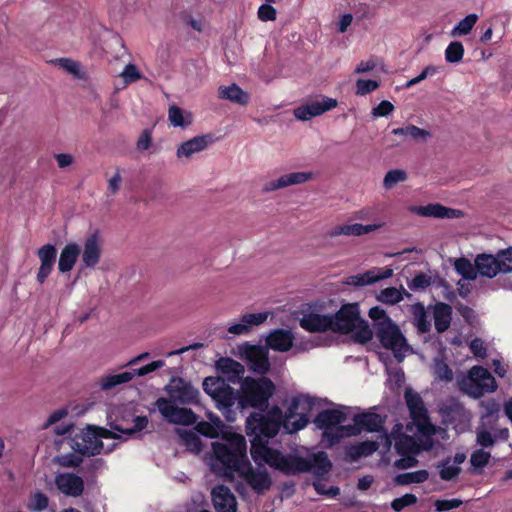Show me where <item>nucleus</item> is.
Masks as SVG:
<instances>
[{
    "label": "nucleus",
    "mask_w": 512,
    "mask_h": 512,
    "mask_svg": "<svg viewBox=\"0 0 512 512\" xmlns=\"http://www.w3.org/2000/svg\"><path fill=\"white\" fill-rule=\"evenodd\" d=\"M315 399L307 395L293 397L285 413L278 406H272L263 412H253L246 419V433L251 437V451L256 446H268V440L274 438L284 428L292 434L304 429L315 406Z\"/></svg>",
    "instance_id": "f257e3e1"
},
{
    "label": "nucleus",
    "mask_w": 512,
    "mask_h": 512,
    "mask_svg": "<svg viewBox=\"0 0 512 512\" xmlns=\"http://www.w3.org/2000/svg\"><path fill=\"white\" fill-rule=\"evenodd\" d=\"M246 440L238 433H227L224 442H213L212 469L226 477L233 478L237 474L246 481L253 490L261 493L269 489L271 479L265 470L252 468L246 456Z\"/></svg>",
    "instance_id": "f03ea898"
},
{
    "label": "nucleus",
    "mask_w": 512,
    "mask_h": 512,
    "mask_svg": "<svg viewBox=\"0 0 512 512\" xmlns=\"http://www.w3.org/2000/svg\"><path fill=\"white\" fill-rule=\"evenodd\" d=\"M252 458L258 465L266 464L285 474L313 471L315 475L323 476L331 468V462L326 453H313L306 448L292 455H283L276 449L258 445L255 450H252Z\"/></svg>",
    "instance_id": "7ed1b4c3"
},
{
    "label": "nucleus",
    "mask_w": 512,
    "mask_h": 512,
    "mask_svg": "<svg viewBox=\"0 0 512 512\" xmlns=\"http://www.w3.org/2000/svg\"><path fill=\"white\" fill-rule=\"evenodd\" d=\"M170 399L161 397L155 402V407L162 418L168 423L177 425H193L197 423V415L188 408L179 407L175 402L183 405L199 404L200 392L190 382L182 378H172L165 386Z\"/></svg>",
    "instance_id": "20e7f679"
},
{
    "label": "nucleus",
    "mask_w": 512,
    "mask_h": 512,
    "mask_svg": "<svg viewBox=\"0 0 512 512\" xmlns=\"http://www.w3.org/2000/svg\"><path fill=\"white\" fill-rule=\"evenodd\" d=\"M120 439L113 429L107 430L99 427H87L74 433L72 437L65 438L64 441L76 452L82 455H96L100 453L111 452L116 444H108L105 446L103 440Z\"/></svg>",
    "instance_id": "39448f33"
},
{
    "label": "nucleus",
    "mask_w": 512,
    "mask_h": 512,
    "mask_svg": "<svg viewBox=\"0 0 512 512\" xmlns=\"http://www.w3.org/2000/svg\"><path fill=\"white\" fill-rule=\"evenodd\" d=\"M348 415L345 409H326L318 413L314 423L322 431L321 442L331 447L344 437L357 435V428L346 424Z\"/></svg>",
    "instance_id": "423d86ee"
},
{
    "label": "nucleus",
    "mask_w": 512,
    "mask_h": 512,
    "mask_svg": "<svg viewBox=\"0 0 512 512\" xmlns=\"http://www.w3.org/2000/svg\"><path fill=\"white\" fill-rule=\"evenodd\" d=\"M274 393L275 385L269 378L246 376L240 381L238 407L242 410L267 408Z\"/></svg>",
    "instance_id": "0eeeda50"
},
{
    "label": "nucleus",
    "mask_w": 512,
    "mask_h": 512,
    "mask_svg": "<svg viewBox=\"0 0 512 512\" xmlns=\"http://www.w3.org/2000/svg\"><path fill=\"white\" fill-rule=\"evenodd\" d=\"M332 331L342 334L354 332L361 343H365L372 338V331L360 317L357 303L344 304L332 315Z\"/></svg>",
    "instance_id": "6e6552de"
},
{
    "label": "nucleus",
    "mask_w": 512,
    "mask_h": 512,
    "mask_svg": "<svg viewBox=\"0 0 512 512\" xmlns=\"http://www.w3.org/2000/svg\"><path fill=\"white\" fill-rule=\"evenodd\" d=\"M203 390L216 404V407L228 421L235 420L232 407L238 402L237 392L224 379L220 377H206L203 380Z\"/></svg>",
    "instance_id": "1a4fd4ad"
},
{
    "label": "nucleus",
    "mask_w": 512,
    "mask_h": 512,
    "mask_svg": "<svg viewBox=\"0 0 512 512\" xmlns=\"http://www.w3.org/2000/svg\"><path fill=\"white\" fill-rule=\"evenodd\" d=\"M402 430V424H396L394 426L390 436L385 437L387 448H390L394 442L395 449L400 455H416L422 450H429L432 448L433 444L430 439L432 435H424L418 431L416 437H411L404 435Z\"/></svg>",
    "instance_id": "9d476101"
},
{
    "label": "nucleus",
    "mask_w": 512,
    "mask_h": 512,
    "mask_svg": "<svg viewBox=\"0 0 512 512\" xmlns=\"http://www.w3.org/2000/svg\"><path fill=\"white\" fill-rule=\"evenodd\" d=\"M460 389L473 398H479L484 393H491L497 389V383L491 373L481 367H472L468 375L459 382Z\"/></svg>",
    "instance_id": "9b49d317"
},
{
    "label": "nucleus",
    "mask_w": 512,
    "mask_h": 512,
    "mask_svg": "<svg viewBox=\"0 0 512 512\" xmlns=\"http://www.w3.org/2000/svg\"><path fill=\"white\" fill-rule=\"evenodd\" d=\"M376 333L383 347L391 350L399 362L412 353L411 347L393 321H382Z\"/></svg>",
    "instance_id": "f8f14e48"
},
{
    "label": "nucleus",
    "mask_w": 512,
    "mask_h": 512,
    "mask_svg": "<svg viewBox=\"0 0 512 512\" xmlns=\"http://www.w3.org/2000/svg\"><path fill=\"white\" fill-rule=\"evenodd\" d=\"M236 355L245 361L249 370L255 374L265 375L270 370L268 351L261 346L242 343L237 346Z\"/></svg>",
    "instance_id": "ddd939ff"
},
{
    "label": "nucleus",
    "mask_w": 512,
    "mask_h": 512,
    "mask_svg": "<svg viewBox=\"0 0 512 512\" xmlns=\"http://www.w3.org/2000/svg\"><path fill=\"white\" fill-rule=\"evenodd\" d=\"M405 400L410 411L413 424L416 425L417 431L424 435H434L436 427L431 424L427 417V409L418 393L412 389H406Z\"/></svg>",
    "instance_id": "4468645a"
},
{
    "label": "nucleus",
    "mask_w": 512,
    "mask_h": 512,
    "mask_svg": "<svg viewBox=\"0 0 512 512\" xmlns=\"http://www.w3.org/2000/svg\"><path fill=\"white\" fill-rule=\"evenodd\" d=\"M270 313L257 312L243 314L239 319L228 323L227 332L231 336H245L266 322Z\"/></svg>",
    "instance_id": "2eb2a0df"
},
{
    "label": "nucleus",
    "mask_w": 512,
    "mask_h": 512,
    "mask_svg": "<svg viewBox=\"0 0 512 512\" xmlns=\"http://www.w3.org/2000/svg\"><path fill=\"white\" fill-rule=\"evenodd\" d=\"M338 102L334 98L323 96L319 99L310 101L297 107L293 114L300 121H308L314 117L320 116L327 111L334 109Z\"/></svg>",
    "instance_id": "dca6fc26"
},
{
    "label": "nucleus",
    "mask_w": 512,
    "mask_h": 512,
    "mask_svg": "<svg viewBox=\"0 0 512 512\" xmlns=\"http://www.w3.org/2000/svg\"><path fill=\"white\" fill-rule=\"evenodd\" d=\"M103 240L99 233L94 232L87 236L83 242L81 262L86 268H95L101 259Z\"/></svg>",
    "instance_id": "f3484780"
},
{
    "label": "nucleus",
    "mask_w": 512,
    "mask_h": 512,
    "mask_svg": "<svg viewBox=\"0 0 512 512\" xmlns=\"http://www.w3.org/2000/svg\"><path fill=\"white\" fill-rule=\"evenodd\" d=\"M384 226L385 222L382 220H374L373 222L365 225L360 223H346L334 227L330 231V236H363L375 232Z\"/></svg>",
    "instance_id": "a211bd4d"
},
{
    "label": "nucleus",
    "mask_w": 512,
    "mask_h": 512,
    "mask_svg": "<svg viewBox=\"0 0 512 512\" xmlns=\"http://www.w3.org/2000/svg\"><path fill=\"white\" fill-rule=\"evenodd\" d=\"M55 485L64 495L78 497L84 491V481L82 477L74 473L64 472L55 476Z\"/></svg>",
    "instance_id": "6ab92c4d"
},
{
    "label": "nucleus",
    "mask_w": 512,
    "mask_h": 512,
    "mask_svg": "<svg viewBox=\"0 0 512 512\" xmlns=\"http://www.w3.org/2000/svg\"><path fill=\"white\" fill-rule=\"evenodd\" d=\"M300 325L309 332L332 331V314L311 310L300 319Z\"/></svg>",
    "instance_id": "aec40b11"
},
{
    "label": "nucleus",
    "mask_w": 512,
    "mask_h": 512,
    "mask_svg": "<svg viewBox=\"0 0 512 512\" xmlns=\"http://www.w3.org/2000/svg\"><path fill=\"white\" fill-rule=\"evenodd\" d=\"M392 268H379L374 267L363 273L351 275L346 279V284L356 287H362L374 284L380 280L388 279L392 277Z\"/></svg>",
    "instance_id": "412c9836"
},
{
    "label": "nucleus",
    "mask_w": 512,
    "mask_h": 512,
    "mask_svg": "<svg viewBox=\"0 0 512 512\" xmlns=\"http://www.w3.org/2000/svg\"><path fill=\"white\" fill-rule=\"evenodd\" d=\"M314 177L311 171H299L283 174L277 179L271 180L264 185L265 192H272L293 185H299L308 182Z\"/></svg>",
    "instance_id": "4be33fe9"
},
{
    "label": "nucleus",
    "mask_w": 512,
    "mask_h": 512,
    "mask_svg": "<svg viewBox=\"0 0 512 512\" xmlns=\"http://www.w3.org/2000/svg\"><path fill=\"white\" fill-rule=\"evenodd\" d=\"M212 142V138L209 135L195 136L183 143H181L176 151L178 159H190L194 155L204 151Z\"/></svg>",
    "instance_id": "5701e85b"
},
{
    "label": "nucleus",
    "mask_w": 512,
    "mask_h": 512,
    "mask_svg": "<svg viewBox=\"0 0 512 512\" xmlns=\"http://www.w3.org/2000/svg\"><path fill=\"white\" fill-rule=\"evenodd\" d=\"M214 508L217 512H236L237 501L229 488L219 485L211 492Z\"/></svg>",
    "instance_id": "b1692460"
},
{
    "label": "nucleus",
    "mask_w": 512,
    "mask_h": 512,
    "mask_svg": "<svg viewBox=\"0 0 512 512\" xmlns=\"http://www.w3.org/2000/svg\"><path fill=\"white\" fill-rule=\"evenodd\" d=\"M409 211L421 217L433 218H457L461 215V211L447 208L441 204H428L425 206H411Z\"/></svg>",
    "instance_id": "393cba45"
},
{
    "label": "nucleus",
    "mask_w": 512,
    "mask_h": 512,
    "mask_svg": "<svg viewBox=\"0 0 512 512\" xmlns=\"http://www.w3.org/2000/svg\"><path fill=\"white\" fill-rule=\"evenodd\" d=\"M216 369L227 377L231 383L240 382L244 377L245 368L244 366L229 357H222L216 362Z\"/></svg>",
    "instance_id": "a878e982"
},
{
    "label": "nucleus",
    "mask_w": 512,
    "mask_h": 512,
    "mask_svg": "<svg viewBox=\"0 0 512 512\" xmlns=\"http://www.w3.org/2000/svg\"><path fill=\"white\" fill-rule=\"evenodd\" d=\"M218 97L240 106H246L250 101V94L235 83L221 85L218 88Z\"/></svg>",
    "instance_id": "bb28decb"
},
{
    "label": "nucleus",
    "mask_w": 512,
    "mask_h": 512,
    "mask_svg": "<svg viewBox=\"0 0 512 512\" xmlns=\"http://www.w3.org/2000/svg\"><path fill=\"white\" fill-rule=\"evenodd\" d=\"M293 342L294 336L292 332L284 329L274 330L270 332L266 338L268 347L280 352H286L290 350L293 346Z\"/></svg>",
    "instance_id": "cd10ccee"
},
{
    "label": "nucleus",
    "mask_w": 512,
    "mask_h": 512,
    "mask_svg": "<svg viewBox=\"0 0 512 512\" xmlns=\"http://www.w3.org/2000/svg\"><path fill=\"white\" fill-rule=\"evenodd\" d=\"M80 255V246L75 242L67 243L61 250L58 260V270L61 273L70 272Z\"/></svg>",
    "instance_id": "c85d7f7f"
},
{
    "label": "nucleus",
    "mask_w": 512,
    "mask_h": 512,
    "mask_svg": "<svg viewBox=\"0 0 512 512\" xmlns=\"http://www.w3.org/2000/svg\"><path fill=\"white\" fill-rule=\"evenodd\" d=\"M353 422L354 425H351V428H357V434L362 431H378L383 424L382 418L375 413L357 414L353 417Z\"/></svg>",
    "instance_id": "c756f323"
},
{
    "label": "nucleus",
    "mask_w": 512,
    "mask_h": 512,
    "mask_svg": "<svg viewBox=\"0 0 512 512\" xmlns=\"http://www.w3.org/2000/svg\"><path fill=\"white\" fill-rule=\"evenodd\" d=\"M475 266L477 273L479 272L482 276L493 278L500 273L498 266L497 254H480L475 258Z\"/></svg>",
    "instance_id": "7c9ffc66"
},
{
    "label": "nucleus",
    "mask_w": 512,
    "mask_h": 512,
    "mask_svg": "<svg viewBox=\"0 0 512 512\" xmlns=\"http://www.w3.org/2000/svg\"><path fill=\"white\" fill-rule=\"evenodd\" d=\"M168 121L173 127L186 129L193 122V114L189 110L171 105L168 109Z\"/></svg>",
    "instance_id": "2f4dec72"
},
{
    "label": "nucleus",
    "mask_w": 512,
    "mask_h": 512,
    "mask_svg": "<svg viewBox=\"0 0 512 512\" xmlns=\"http://www.w3.org/2000/svg\"><path fill=\"white\" fill-rule=\"evenodd\" d=\"M434 324L438 332L448 329L452 318V308L445 303H437L433 308Z\"/></svg>",
    "instance_id": "473e14b6"
},
{
    "label": "nucleus",
    "mask_w": 512,
    "mask_h": 512,
    "mask_svg": "<svg viewBox=\"0 0 512 512\" xmlns=\"http://www.w3.org/2000/svg\"><path fill=\"white\" fill-rule=\"evenodd\" d=\"M130 381H132V374L130 371H124L118 374H108L101 377L99 386L101 390L107 391Z\"/></svg>",
    "instance_id": "72a5a7b5"
},
{
    "label": "nucleus",
    "mask_w": 512,
    "mask_h": 512,
    "mask_svg": "<svg viewBox=\"0 0 512 512\" xmlns=\"http://www.w3.org/2000/svg\"><path fill=\"white\" fill-rule=\"evenodd\" d=\"M378 447L379 445L376 441L360 442L349 447L348 455L351 459L357 460L361 457H366L373 454L378 449Z\"/></svg>",
    "instance_id": "f704fd0d"
},
{
    "label": "nucleus",
    "mask_w": 512,
    "mask_h": 512,
    "mask_svg": "<svg viewBox=\"0 0 512 512\" xmlns=\"http://www.w3.org/2000/svg\"><path fill=\"white\" fill-rule=\"evenodd\" d=\"M177 433L182 441V443L186 446V448L193 452L198 453L202 449L201 438L198 433L193 430H184L178 429Z\"/></svg>",
    "instance_id": "c9c22d12"
},
{
    "label": "nucleus",
    "mask_w": 512,
    "mask_h": 512,
    "mask_svg": "<svg viewBox=\"0 0 512 512\" xmlns=\"http://www.w3.org/2000/svg\"><path fill=\"white\" fill-rule=\"evenodd\" d=\"M406 290L403 287H388L379 292L377 300L384 304L394 305L403 300Z\"/></svg>",
    "instance_id": "e433bc0d"
},
{
    "label": "nucleus",
    "mask_w": 512,
    "mask_h": 512,
    "mask_svg": "<svg viewBox=\"0 0 512 512\" xmlns=\"http://www.w3.org/2000/svg\"><path fill=\"white\" fill-rule=\"evenodd\" d=\"M478 21V15L477 14H468L465 18L460 20L457 25L453 27V29L450 31V35L452 37H462L468 35L472 29L474 28L475 24Z\"/></svg>",
    "instance_id": "4c0bfd02"
},
{
    "label": "nucleus",
    "mask_w": 512,
    "mask_h": 512,
    "mask_svg": "<svg viewBox=\"0 0 512 512\" xmlns=\"http://www.w3.org/2000/svg\"><path fill=\"white\" fill-rule=\"evenodd\" d=\"M454 268L465 280H474L477 277V268L469 259L461 257L454 260Z\"/></svg>",
    "instance_id": "58836bf2"
},
{
    "label": "nucleus",
    "mask_w": 512,
    "mask_h": 512,
    "mask_svg": "<svg viewBox=\"0 0 512 512\" xmlns=\"http://www.w3.org/2000/svg\"><path fill=\"white\" fill-rule=\"evenodd\" d=\"M124 86H128L144 78V74L140 68L133 62H129L119 74Z\"/></svg>",
    "instance_id": "ea45409f"
},
{
    "label": "nucleus",
    "mask_w": 512,
    "mask_h": 512,
    "mask_svg": "<svg viewBox=\"0 0 512 512\" xmlns=\"http://www.w3.org/2000/svg\"><path fill=\"white\" fill-rule=\"evenodd\" d=\"M429 478L426 470H418L415 472L402 473L396 475L394 481L397 485H409L412 483H423Z\"/></svg>",
    "instance_id": "a19ab883"
},
{
    "label": "nucleus",
    "mask_w": 512,
    "mask_h": 512,
    "mask_svg": "<svg viewBox=\"0 0 512 512\" xmlns=\"http://www.w3.org/2000/svg\"><path fill=\"white\" fill-rule=\"evenodd\" d=\"M195 431L198 434L209 438H216L221 434V440L219 441L220 443L224 442V436L227 433H235L234 431H222L221 429L206 421L198 422L195 426Z\"/></svg>",
    "instance_id": "79ce46f5"
},
{
    "label": "nucleus",
    "mask_w": 512,
    "mask_h": 512,
    "mask_svg": "<svg viewBox=\"0 0 512 512\" xmlns=\"http://www.w3.org/2000/svg\"><path fill=\"white\" fill-rule=\"evenodd\" d=\"M133 423L134 426L131 428H121L118 425H112L111 429L120 435V438L127 437L144 429L148 424V419L145 416H138L134 418Z\"/></svg>",
    "instance_id": "37998d69"
},
{
    "label": "nucleus",
    "mask_w": 512,
    "mask_h": 512,
    "mask_svg": "<svg viewBox=\"0 0 512 512\" xmlns=\"http://www.w3.org/2000/svg\"><path fill=\"white\" fill-rule=\"evenodd\" d=\"M444 55L448 63H459L464 56V46L459 41H453L446 47Z\"/></svg>",
    "instance_id": "c03bdc74"
},
{
    "label": "nucleus",
    "mask_w": 512,
    "mask_h": 512,
    "mask_svg": "<svg viewBox=\"0 0 512 512\" xmlns=\"http://www.w3.org/2000/svg\"><path fill=\"white\" fill-rule=\"evenodd\" d=\"M55 63L74 77L78 79L85 78V72L82 70L81 65L78 62L69 58H60L55 60Z\"/></svg>",
    "instance_id": "a18cd8bd"
},
{
    "label": "nucleus",
    "mask_w": 512,
    "mask_h": 512,
    "mask_svg": "<svg viewBox=\"0 0 512 512\" xmlns=\"http://www.w3.org/2000/svg\"><path fill=\"white\" fill-rule=\"evenodd\" d=\"M48 503V497L44 493L37 491L31 494L27 507L32 512H41L47 509Z\"/></svg>",
    "instance_id": "49530a36"
},
{
    "label": "nucleus",
    "mask_w": 512,
    "mask_h": 512,
    "mask_svg": "<svg viewBox=\"0 0 512 512\" xmlns=\"http://www.w3.org/2000/svg\"><path fill=\"white\" fill-rule=\"evenodd\" d=\"M407 179V173L402 169L390 170L386 173L383 186L385 189H392L396 184L404 182Z\"/></svg>",
    "instance_id": "de8ad7c7"
},
{
    "label": "nucleus",
    "mask_w": 512,
    "mask_h": 512,
    "mask_svg": "<svg viewBox=\"0 0 512 512\" xmlns=\"http://www.w3.org/2000/svg\"><path fill=\"white\" fill-rule=\"evenodd\" d=\"M438 468L441 479L445 481H449L457 477L461 470L460 467L452 463L451 459L441 462L438 465Z\"/></svg>",
    "instance_id": "09e8293b"
},
{
    "label": "nucleus",
    "mask_w": 512,
    "mask_h": 512,
    "mask_svg": "<svg viewBox=\"0 0 512 512\" xmlns=\"http://www.w3.org/2000/svg\"><path fill=\"white\" fill-rule=\"evenodd\" d=\"M394 135H401L406 138L421 139L428 136V132L414 125L403 128H396L392 131Z\"/></svg>",
    "instance_id": "8fccbe9b"
},
{
    "label": "nucleus",
    "mask_w": 512,
    "mask_h": 512,
    "mask_svg": "<svg viewBox=\"0 0 512 512\" xmlns=\"http://www.w3.org/2000/svg\"><path fill=\"white\" fill-rule=\"evenodd\" d=\"M38 257L40 260V264L45 265H54L57 255V250L54 245L46 244L39 248Z\"/></svg>",
    "instance_id": "3c124183"
},
{
    "label": "nucleus",
    "mask_w": 512,
    "mask_h": 512,
    "mask_svg": "<svg viewBox=\"0 0 512 512\" xmlns=\"http://www.w3.org/2000/svg\"><path fill=\"white\" fill-rule=\"evenodd\" d=\"M379 87V82L371 79H358L356 81L355 94L365 96Z\"/></svg>",
    "instance_id": "603ef678"
},
{
    "label": "nucleus",
    "mask_w": 512,
    "mask_h": 512,
    "mask_svg": "<svg viewBox=\"0 0 512 512\" xmlns=\"http://www.w3.org/2000/svg\"><path fill=\"white\" fill-rule=\"evenodd\" d=\"M497 259L500 273L512 272V248L499 251Z\"/></svg>",
    "instance_id": "864d4df0"
},
{
    "label": "nucleus",
    "mask_w": 512,
    "mask_h": 512,
    "mask_svg": "<svg viewBox=\"0 0 512 512\" xmlns=\"http://www.w3.org/2000/svg\"><path fill=\"white\" fill-rule=\"evenodd\" d=\"M434 375L437 379L441 381H450L452 380V371L448 367V365L439 359H436L433 366Z\"/></svg>",
    "instance_id": "5fc2aeb1"
},
{
    "label": "nucleus",
    "mask_w": 512,
    "mask_h": 512,
    "mask_svg": "<svg viewBox=\"0 0 512 512\" xmlns=\"http://www.w3.org/2000/svg\"><path fill=\"white\" fill-rule=\"evenodd\" d=\"M164 366H165V362L163 360H156V361H153V362H151L143 367H140L138 369L130 370V373L132 374V380L135 377H142L149 373H152V372L156 371L157 369L162 368Z\"/></svg>",
    "instance_id": "6e6d98bb"
},
{
    "label": "nucleus",
    "mask_w": 512,
    "mask_h": 512,
    "mask_svg": "<svg viewBox=\"0 0 512 512\" xmlns=\"http://www.w3.org/2000/svg\"><path fill=\"white\" fill-rule=\"evenodd\" d=\"M414 322L420 332L425 333L429 331L431 324L422 306L416 310Z\"/></svg>",
    "instance_id": "4d7b16f0"
},
{
    "label": "nucleus",
    "mask_w": 512,
    "mask_h": 512,
    "mask_svg": "<svg viewBox=\"0 0 512 512\" xmlns=\"http://www.w3.org/2000/svg\"><path fill=\"white\" fill-rule=\"evenodd\" d=\"M417 503V497L414 494H405L400 498H396L392 501L391 507L395 511H401L407 506H411Z\"/></svg>",
    "instance_id": "13d9d810"
},
{
    "label": "nucleus",
    "mask_w": 512,
    "mask_h": 512,
    "mask_svg": "<svg viewBox=\"0 0 512 512\" xmlns=\"http://www.w3.org/2000/svg\"><path fill=\"white\" fill-rule=\"evenodd\" d=\"M489 459L490 453L479 449L472 453L470 461L473 467L482 468L487 465Z\"/></svg>",
    "instance_id": "bf43d9fd"
},
{
    "label": "nucleus",
    "mask_w": 512,
    "mask_h": 512,
    "mask_svg": "<svg viewBox=\"0 0 512 512\" xmlns=\"http://www.w3.org/2000/svg\"><path fill=\"white\" fill-rule=\"evenodd\" d=\"M276 15L275 8L268 3L262 4L258 9V18L263 22L275 20Z\"/></svg>",
    "instance_id": "052dcab7"
},
{
    "label": "nucleus",
    "mask_w": 512,
    "mask_h": 512,
    "mask_svg": "<svg viewBox=\"0 0 512 512\" xmlns=\"http://www.w3.org/2000/svg\"><path fill=\"white\" fill-rule=\"evenodd\" d=\"M462 504V500L454 498V499H444V500H436L435 501V509L437 512L448 511L451 509L458 508Z\"/></svg>",
    "instance_id": "680f3d73"
},
{
    "label": "nucleus",
    "mask_w": 512,
    "mask_h": 512,
    "mask_svg": "<svg viewBox=\"0 0 512 512\" xmlns=\"http://www.w3.org/2000/svg\"><path fill=\"white\" fill-rule=\"evenodd\" d=\"M394 111V106L390 101L383 100L371 111L374 117L388 116Z\"/></svg>",
    "instance_id": "e2e57ef3"
},
{
    "label": "nucleus",
    "mask_w": 512,
    "mask_h": 512,
    "mask_svg": "<svg viewBox=\"0 0 512 512\" xmlns=\"http://www.w3.org/2000/svg\"><path fill=\"white\" fill-rule=\"evenodd\" d=\"M152 145V130L151 129H145L141 132L136 147L139 151H146L148 150Z\"/></svg>",
    "instance_id": "0e129e2a"
},
{
    "label": "nucleus",
    "mask_w": 512,
    "mask_h": 512,
    "mask_svg": "<svg viewBox=\"0 0 512 512\" xmlns=\"http://www.w3.org/2000/svg\"><path fill=\"white\" fill-rule=\"evenodd\" d=\"M369 317L375 322L376 330L379 328L380 323L383 321H392L387 315L385 310L380 307H372L369 310Z\"/></svg>",
    "instance_id": "69168bd1"
},
{
    "label": "nucleus",
    "mask_w": 512,
    "mask_h": 512,
    "mask_svg": "<svg viewBox=\"0 0 512 512\" xmlns=\"http://www.w3.org/2000/svg\"><path fill=\"white\" fill-rule=\"evenodd\" d=\"M417 464H418V461L414 457L413 454L403 455V457L401 459H398L394 462V466L397 469H401V470L415 467Z\"/></svg>",
    "instance_id": "338daca9"
},
{
    "label": "nucleus",
    "mask_w": 512,
    "mask_h": 512,
    "mask_svg": "<svg viewBox=\"0 0 512 512\" xmlns=\"http://www.w3.org/2000/svg\"><path fill=\"white\" fill-rule=\"evenodd\" d=\"M495 439L492 434L485 429L477 431V443L483 447H490L494 444Z\"/></svg>",
    "instance_id": "774afa93"
}]
</instances>
